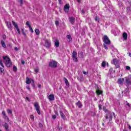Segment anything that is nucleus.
<instances>
[{
  "label": "nucleus",
  "instance_id": "nucleus-1",
  "mask_svg": "<svg viewBox=\"0 0 131 131\" xmlns=\"http://www.w3.org/2000/svg\"><path fill=\"white\" fill-rule=\"evenodd\" d=\"M3 60L4 63L6 65L7 67H12V62L11 61V59L8 56H4Z\"/></svg>",
  "mask_w": 131,
  "mask_h": 131
},
{
  "label": "nucleus",
  "instance_id": "nucleus-2",
  "mask_svg": "<svg viewBox=\"0 0 131 131\" xmlns=\"http://www.w3.org/2000/svg\"><path fill=\"white\" fill-rule=\"evenodd\" d=\"M73 61H75V62H78V60H77V52L76 51H74L72 53V56Z\"/></svg>",
  "mask_w": 131,
  "mask_h": 131
},
{
  "label": "nucleus",
  "instance_id": "nucleus-3",
  "mask_svg": "<svg viewBox=\"0 0 131 131\" xmlns=\"http://www.w3.org/2000/svg\"><path fill=\"white\" fill-rule=\"evenodd\" d=\"M34 107L38 114L39 115H40V111L39 110V105H38V103L37 102L34 103Z\"/></svg>",
  "mask_w": 131,
  "mask_h": 131
},
{
  "label": "nucleus",
  "instance_id": "nucleus-4",
  "mask_svg": "<svg viewBox=\"0 0 131 131\" xmlns=\"http://www.w3.org/2000/svg\"><path fill=\"white\" fill-rule=\"evenodd\" d=\"M103 41L104 43L109 44V45L111 43V42L110 41V39H109V38L108 37V36H107V35H104Z\"/></svg>",
  "mask_w": 131,
  "mask_h": 131
},
{
  "label": "nucleus",
  "instance_id": "nucleus-5",
  "mask_svg": "<svg viewBox=\"0 0 131 131\" xmlns=\"http://www.w3.org/2000/svg\"><path fill=\"white\" fill-rule=\"evenodd\" d=\"M12 25H13L14 27L16 28L17 31L18 32V34H21V32H20V29H19L18 25H17L16 22L12 21Z\"/></svg>",
  "mask_w": 131,
  "mask_h": 131
},
{
  "label": "nucleus",
  "instance_id": "nucleus-6",
  "mask_svg": "<svg viewBox=\"0 0 131 131\" xmlns=\"http://www.w3.org/2000/svg\"><path fill=\"white\" fill-rule=\"evenodd\" d=\"M57 64V62L55 61H52L49 62V66L50 67H52V68H56Z\"/></svg>",
  "mask_w": 131,
  "mask_h": 131
},
{
  "label": "nucleus",
  "instance_id": "nucleus-7",
  "mask_svg": "<svg viewBox=\"0 0 131 131\" xmlns=\"http://www.w3.org/2000/svg\"><path fill=\"white\" fill-rule=\"evenodd\" d=\"M95 89L96 90V92L97 95H102L103 94V91H101L100 90V88H99V86H98V85H96L95 86Z\"/></svg>",
  "mask_w": 131,
  "mask_h": 131
},
{
  "label": "nucleus",
  "instance_id": "nucleus-8",
  "mask_svg": "<svg viewBox=\"0 0 131 131\" xmlns=\"http://www.w3.org/2000/svg\"><path fill=\"white\" fill-rule=\"evenodd\" d=\"M112 113H107L105 116L106 119H109L110 121H111L112 120Z\"/></svg>",
  "mask_w": 131,
  "mask_h": 131
},
{
  "label": "nucleus",
  "instance_id": "nucleus-9",
  "mask_svg": "<svg viewBox=\"0 0 131 131\" xmlns=\"http://www.w3.org/2000/svg\"><path fill=\"white\" fill-rule=\"evenodd\" d=\"M125 84L126 85H131V78L128 77L126 78Z\"/></svg>",
  "mask_w": 131,
  "mask_h": 131
},
{
  "label": "nucleus",
  "instance_id": "nucleus-10",
  "mask_svg": "<svg viewBox=\"0 0 131 131\" xmlns=\"http://www.w3.org/2000/svg\"><path fill=\"white\" fill-rule=\"evenodd\" d=\"M5 23L8 29H9V30H12V24L11 23V22L6 21Z\"/></svg>",
  "mask_w": 131,
  "mask_h": 131
},
{
  "label": "nucleus",
  "instance_id": "nucleus-11",
  "mask_svg": "<svg viewBox=\"0 0 131 131\" xmlns=\"http://www.w3.org/2000/svg\"><path fill=\"white\" fill-rule=\"evenodd\" d=\"M45 46L47 48H50L51 47V41L49 40H45Z\"/></svg>",
  "mask_w": 131,
  "mask_h": 131
},
{
  "label": "nucleus",
  "instance_id": "nucleus-12",
  "mask_svg": "<svg viewBox=\"0 0 131 131\" xmlns=\"http://www.w3.org/2000/svg\"><path fill=\"white\" fill-rule=\"evenodd\" d=\"M69 8H70L69 5L66 4L64 7V12H66V13H68V12H69Z\"/></svg>",
  "mask_w": 131,
  "mask_h": 131
},
{
  "label": "nucleus",
  "instance_id": "nucleus-13",
  "mask_svg": "<svg viewBox=\"0 0 131 131\" xmlns=\"http://www.w3.org/2000/svg\"><path fill=\"white\" fill-rule=\"evenodd\" d=\"M48 99L49 101H54L55 100V96L53 94H51L48 96Z\"/></svg>",
  "mask_w": 131,
  "mask_h": 131
},
{
  "label": "nucleus",
  "instance_id": "nucleus-14",
  "mask_svg": "<svg viewBox=\"0 0 131 131\" xmlns=\"http://www.w3.org/2000/svg\"><path fill=\"white\" fill-rule=\"evenodd\" d=\"M69 21L71 24H74V22H75V18L73 17H71L69 18Z\"/></svg>",
  "mask_w": 131,
  "mask_h": 131
},
{
  "label": "nucleus",
  "instance_id": "nucleus-15",
  "mask_svg": "<svg viewBox=\"0 0 131 131\" xmlns=\"http://www.w3.org/2000/svg\"><path fill=\"white\" fill-rule=\"evenodd\" d=\"M76 106H77L78 108H80L82 107V104L81 103V102L79 100L77 103H76Z\"/></svg>",
  "mask_w": 131,
  "mask_h": 131
},
{
  "label": "nucleus",
  "instance_id": "nucleus-16",
  "mask_svg": "<svg viewBox=\"0 0 131 131\" xmlns=\"http://www.w3.org/2000/svg\"><path fill=\"white\" fill-rule=\"evenodd\" d=\"M59 112H60V116L61 118H62V119L64 120L66 116H65V115L64 114V113H63V112H62V111H60Z\"/></svg>",
  "mask_w": 131,
  "mask_h": 131
},
{
  "label": "nucleus",
  "instance_id": "nucleus-17",
  "mask_svg": "<svg viewBox=\"0 0 131 131\" xmlns=\"http://www.w3.org/2000/svg\"><path fill=\"white\" fill-rule=\"evenodd\" d=\"M31 80L32 79H29L28 77H27L26 80V83H27V84H30V83H31Z\"/></svg>",
  "mask_w": 131,
  "mask_h": 131
},
{
  "label": "nucleus",
  "instance_id": "nucleus-18",
  "mask_svg": "<svg viewBox=\"0 0 131 131\" xmlns=\"http://www.w3.org/2000/svg\"><path fill=\"white\" fill-rule=\"evenodd\" d=\"M123 38L124 40H126V39H127V34L126 32L123 33Z\"/></svg>",
  "mask_w": 131,
  "mask_h": 131
},
{
  "label": "nucleus",
  "instance_id": "nucleus-19",
  "mask_svg": "<svg viewBox=\"0 0 131 131\" xmlns=\"http://www.w3.org/2000/svg\"><path fill=\"white\" fill-rule=\"evenodd\" d=\"M1 45L4 49H7V45H6V43L3 40H1Z\"/></svg>",
  "mask_w": 131,
  "mask_h": 131
},
{
  "label": "nucleus",
  "instance_id": "nucleus-20",
  "mask_svg": "<svg viewBox=\"0 0 131 131\" xmlns=\"http://www.w3.org/2000/svg\"><path fill=\"white\" fill-rule=\"evenodd\" d=\"M4 126L6 130L9 131V124L7 123H5Z\"/></svg>",
  "mask_w": 131,
  "mask_h": 131
},
{
  "label": "nucleus",
  "instance_id": "nucleus-21",
  "mask_svg": "<svg viewBox=\"0 0 131 131\" xmlns=\"http://www.w3.org/2000/svg\"><path fill=\"white\" fill-rule=\"evenodd\" d=\"M60 45V42H59V40H56L55 45L56 48H58L59 46Z\"/></svg>",
  "mask_w": 131,
  "mask_h": 131
},
{
  "label": "nucleus",
  "instance_id": "nucleus-22",
  "mask_svg": "<svg viewBox=\"0 0 131 131\" xmlns=\"http://www.w3.org/2000/svg\"><path fill=\"white\" fill-rule=\"evenodd\" d=\"M124 81V79L123 78H120L118 80V83H122V82Z\"/></svg>",
  "mask_w": 131,
  "mask_h": 131
},
{
  "label": "nucleus",
  "instance_id": "nucleus-23",
  "mask_svg": "<svg viewBox=\"0 0 131 131\" xmlns=\"http://www.w3.org/2000/svg\"><path fill=\"white\" fill-rule=\"evenodd\" d=\"M77 79L79 80V81H83V76H80L79 77H77Z\"/></svg>",
  "mask_w": 131,
  "mask_h": 131
},
{
  "label": "nucleus",
  "instance_id": "nucleus-24",
  "mask_svg": "<svg viewBox=\"0 0 131 131\" xmlns=\"http://www.w3.org/2000/svg\"><path fill=\"white\" fill-rule=\"evenodd\" d=\"M64 80L65 81V83L66 85H69V82L68 81V80H67V78H64Z\"/></svg>",
  "mask_w": 131,
  "mask_h": 131
},
{
  "label": "nucleus",
  "instance_id": "nucleus-25",
  "mask_svg": "<svg viewBox=\"0 0 131 131\" xmlns=\"http://www.w3.org/2000/svg\"><path fill=\"white\" fill-rule=\"evenodd\" d=\"M35 32L37 35H39V33H40V32H39V30H38V29H35Z\"/></svg>",
  "mask_w": 131,
  "mask_h": 131
},
{
  "label": "nucleus",
  "instance_id": "nucleus-26",
  "mask_svg": "<svg viewBox=\"0 0 131 131\" xmlns=\"http://www.w3.org/2000/svg\"><path fill=\"white\" fill-rule=\"evenodd\" d=\"M110 44H106V43H104L103 44V47L105 50H108V46H109Z\"/></svg>",
  "mask_w": 131,
  "mask_h": 131
},
{
  "label": "nucleus",
  "instance_id": "nucleus-27",
  "mask_svg": "<svg viewBox=\"0 0 131 131\" xmlns=\"http://www.w3.org/2000/svg\"><path fill=\"white\" fill-rule=\"evenodd\" d=\"M126 107H128V108H130V104L127 102V101H126L125 103Z\"/></svg>",
  "mask_w": 131,
  "mask_h": 131
},
{
  "label": "nucleus",
  "instance_id": "nucleus-28",
  "mask_svg": "<svg viewBox=\"0 0 131 131\" xmlns=\"http://www.w3.org/2000/svg\"><path fill=\"white\" fill-rule=\"evenodd\" d=\"M67 38H68L69 40H72V38L71 37V35H68L67 36Z\"/></svg>",
  "mask_w": 131,
  "mask_h": 131
},
{
  "label": "nucleus",
  "instance_id": "nucleus-29",
  "mask_svg": "<svg viewBox=\"0 0 131 131\" xmlns=\"http://www.w3.org/2000/svg\"><path fill=\"white\" fill-rule=\"evenodd\" d=\"M113 63L114 65H116V64H117V60L115 59H114L113 60Z\"/></svg>",
  "mask_w": 131,
  "mask_h": 131
},
{
  "label": "nucleus",
  "instance_id": "nucleus-30",
  "mask_svg": "<svg viewBox=\"0 0 131 131\" xmlns=\"http://www.w3.org/2000/svg\"><path fill=\"white\" fill-rule=\"evenodd\" d=\"M31 84L33 88H35V84H34V80H31Z\"/></svg>",
  "mask_w": 131,
  "mask_h": 131
},
{
  "label": "nucleus",
  "instance_id": "nucleus-31",
  "mask_svg": "<svg viewBox=\"0 0 131 131\" xmlns=\"http://www.w3.org/2000/svg\"><path fill=\"white\" fill-rule=\"evenodd\" d=\"M105 66H106V61H103L101 63V67H105Z\"/></svg>",
  "mask_w": 131,
  "mask_h": 131
},
{
  "label": "nucleus",
  "instance_id": "nucleus-32",
  "mask_svg": "<svg viewBox=\"0 0 131 131\" xmlns=\"http://www.w3.org/2000/svg\"><path fill=\"white\" fill-rule=\"evenodd\" d=\"M0 65L3 67V68H5V66H4V64H3V60H0Z\"/></svg>",
  "mask_w": 131,
  "mask_h": 131
},
{
  "label": "nucleus",
  "instance_id": "nucleus-33",
  "mask_svg": "<svg viewBox=\"0 0 131 131\" xmlns=\"http://www.w3.org/2000/svg\"><path fill=\"white\" fill-rule=\"evenodd\" d=\"M95 20L97 22H99V16H95Z\"/></svg>",
  "mask_w": 131,
  "mask_h": 131
},
{
  "label": "nucleus",
  "instance_id": "nucleus-34",
  "mask_svg": "<svg viewBox=\"0 0 131 131\" xmlns=\"http://www.w3.org/2000/svg\"><path fill=\"white\" fill-rule=\"evenodd\" d=\"M13 69V71L16 72V71H17V67H16V66H14Z\"/></svg>",
  "mask_w": 131,
  "mask_h": 131
},
{
  "label": "nucleus",
  "instance_id": "nucleus-35",
  "mask_svg": "<svg viewBox=\"0 0 131 131\" xmlns=\"http://www.w3.org/2000/svg\"><path fill=\"white\" fill-rule=\"evenodd\" d=\"M7 112L8 114H12L13 113V112H12V110H8Z\"/></svg>",
  "mask_w": 131,
  "mask_h": 131
},
{
  "label": "nucleus",
  "instance_id": "nucleus-36",
  "mask_svg": "<svg viewBox=\"0 0 131 131\" xmlns=\"http://www.w3.org/2000/svg\"><path fill=\"white\" fill-rule=\"evenodd\" d=\"M4 71H5V70L4 69L0 67V73H3Z\"/></svg>",
  "mask_w": 131,
  "mask_h": 131
},
{
  "label": "nucleus",
  "instance_id": "nucleus-37",
  "mask_svg": "<svg viewBox=\"0 0 131 131\" xmlns=\"http://www.w3.org/2000/svg\"><path fill=\"white\" fill-rule=\"evenodd\" d=\"M21 31H22L23 34H24V36H26V33H25V32L24 31V29H21Z\"/></svg>",
  "mask_w": 131,
  "mask_h": 131
},
{
  "label": "nucleus",
  "instance_id": "nucleus-38",
  "mask_svg": "<svg viewBox=\"0 0 131 131\" xmlns=\"http://www.w3.org/2000/svg\"><path fill=\"white\" fill-rule=\"evenodd\" d=\"M29 28L31 32H32V33H33V29H32V27H31V26L30 27H29Z\"/></svg>",
  "mask_w": 131,
  "mask_h": 131
},
{
  "label": "nucleus",
  "instance_id": "nucleus-39",
  "mask_svg": "<svg viewBox=\"0 0 131 131\" xmlns=\"http://www.w3.org/2000/svg\"><path fill=\"white\" fill-rule=\"evenodd\" d=\"M18 3H20V6H22L23 5V0H18Z\"/></svg>",
  "mask_w": 131,
  "mask_h": 131
},
{
  "label": "nucleus",
  "instance_id": "nucleus-40",
  "mask_svg": "<svg viewBox=\"0 0 131 131\" xmlns=\"http://www.w3.org/2000/svg\"><path fill=\"white\" fill-rule=\"evenodd\" d=\"M26 25H27V26H28V27H30L31 26H30V24H29V21L26 22Z\"/></svg>",
  "mask_w": 131,
  "mask_h": 131
},
{
  "label": "nucleus",
  "instance_id": "nucleus-41",
  "mask_svg": "<svg viewBox=\"0 0 131 131\" xmlns=\"http://www.w3.org/2000/svg\"><path fill=\"white\" fill-rule=\"evenodd\" d=\"M55 25L56 26H59V21H55Z\"/></svg>",
  "mask_w": 131,
  "mask_h": 131
},
{
  "label": "nucleus",
  "instance_id": "nucleus-42",
  "mask_svg": "<svg viewBox=\"0 0 131 131\" xmlns=\"http://www.w3.org/2000/svg\"><path fill=\"white\" fill-rule=\"evenodd\" d=\"M116 68H120V66H119V64H118L117 63L115 64Z\"/></svg>",
  "mask_w": 131,
  "mask_h": 131
},
{
  "label": "nucleus",
  "instance_id": "nucleus-43",
  "mask_svg": "<svg viewBox=\"0 0 131 131\" xmlns=\"http://www.w3.org/2000/svg\"><path fill=\"white\" fill-rule=\"evenodd\" d=\"M78 55H80L81 57H82V56L83 55V53L81 52L79 53H78Z\"/></svg>",
  "mask_w": 131,
  "mask_h": 131
},
{
  "label": "nucleus",
  "instance_id": "nucleus-44",
  "mask_svg": "<svg viewBox=\"0 0 131 131\" xmlns=\"http://www.w3.org/2000/svg\"><path fill=\"white\" fill-rule=\"evenodd\" d=\"M126 69L127 70H130V67H129V66H126Z\"/></svg>",
  "mask_w": 131,
  "mask_h": 131
},
{
  "label": "nucleus",
  "instance_id": "nucleus-45",
  "mask_svg": "<svg viewBox=\"0 0 131 131\" xmlns=\"http://www.w3.org/2000/svg\"><path fill=\"white\" fill-rule=\"evenodd\" d=\"M99 110H102V105L101 104L99 105Z\"/></svg>",
  "mask_w": 131,
  "mask_h": 131
},
{
  "label": "nucleus",
  "instance_id": "nucleus-46",
  "mask_svg": "<svg viewBox=\"0 0 131 131\" xmlns=\"http://www.w3.org/2000/svg\"><path fill=\"white\" fill-rule=\"evenodd\" d=\"M52 118L53 119H56V118H57V117L56 116V115H53L52 116Z\"/></svg>",
  "mask_w": 131,
  "mask_h": 131
},
{
  "label": "nucleus",
  "instance_id": "nucleus-47",
  "mask_svg": "<svg viewBox=\"0 0 131 131\" xmlns=\"http://www.w3.org/2000/svg\"><path fill=\"white\" fill-rule=\"evenodd\" d=\"M30 118L31 119H34V116H33V115H31Z\"/></svg>",
  "mask_w": 131,
  "mask_h": 131
},
{
  "label": "nucleus",
  "instance_id": "nucleus-48",
  "mask_svg": "<svg viewBox=\"0 0 131 131\" xmlns=\"http://www.w3.org/2000/svg\"><path fill=\"white\" fill-rule=\"evenodd\" d=\"M83 74H85V75H86V74H88V72H85V71H83Z\"/></svg>",
  "mask_w": 131,
  "mask_h": 131
},
{
  "label": "nucleus",
  "instance_id": "nucleus-49",
  "mask_svg": "<svg viewBox=\"0 0 131 131\" xmlns=\"http://www.w3.org/2000/svg\"><path fill=\"white\" fill-rule=\"evenodd\" d=\"M81 13H82V14H85V12H84V10L83 9H82V10H81Z\"/></svg>",
  "mask_w": 131,
  "mask_h": 131
},
{
  "label": "nucleus",
  "instance_id": "nucleus-50",
  "mask_svg": "<svg viewBox=\"0 0 131 131\" xmlns=\"http://www.w3.org/2000/svg\"><path fill=\"white\" fill-rule=\"evenodd\" d=\"M2 114L4 115V116H6V113L5 112V111L2 112Z\"/></svg>",
  "mask_w": 131,
  "mask_h": 131
},
{
  "label": "nucleus",
  "instance_id": "nucleus-51",
  "mask_svg": "<svg viewBox=\"0 0 131 131\" xmlns=\"http://www.w3.org/2000/svg\"><path fill=\"white\" fill-rule=\"evenodd\" d=\"M5 118L6 119H8V120H9V117H8V116H7V115L5 116Z\"/></svg>",
  "mask_w": 131,
  "mask_h": 131
},
{
  "label": "nucleus",
  "instance_id": "nucleus-52",
  "mask_svg": "<svg viewBox=\"0 0 131 131\" xmlns=\"http://www.w3.org/2000/svg\"><path fill=\"white\" fill-rule=\"evenodd\" d=\"M15 51H19V49L17 47H15L14 48Z\"/></svg>",
  "mask_w": 131,
  "mask_h": 131
},
{
  "label": "nucleus",
  "instance_id": "nucleus-53",
  "mask_svg": "<svg viewBox=\"0 0 131 131\" xmlns=\"http://www.w3.org/2000/svg\"><path fill=\"white\" fill-rule=\"evenodd\" d=\"M21 64H22L23 65H24V64H25V61H24V60H21Z\"/></svg>",
  "mask_w": 131,
  "mask_h": 131
},
{
  "label": "nucleus",
  "instance_id": "nucleus-54",
  "mask_svg": "<svg viewBox=\"0 0 131 131\" xmlns=\"http://www.w3.org/2000/svg\"><path fill=\"white\" fill-rule=\"evenodd\" d=\"M55 114H56V115L57 116H59V114L57 112V111H55Z\"/></svg>",
  "mask_w": 131,
  "mask_h": 131
},
{
  "label": "nucleus",
  "instance_id": "nucleus-55",
  "mask_svg": "<svg viewBox=\"0 0 131 131\" xmlns=\"http://www.w3.org/2000/svg\"><path fill=\"white\" fill-rule=\"evenodd\" d=\"M26 100H27L28 101H29V102H30V100H29V98H28V97H27L26 98Z\"/></svg>",
  "mask_w": 131,
  "mask_h": 131
},
{
  "label": "nucleus",
  "instance_id": "nucleus-56",
  "mask_svg": "<svg viewBox=\"0 0 131 131\" xmlns=\"http://www.w3.org/2000/svg\"><path fill=\"white\" fill-rule=\"evenodd\" d=\"M35 72H36V73H38V70L35 69Z\"/></svg>",
  "mask_w": 131,
  "mask_h": 131
},
{
  "label": "nucleus",
  "instance_id": "nucleus-57",
  "mask_svg": "<svg viewBox=\"0 0 131 131\" xmlns=\"http://www.w3.org/2000/svg\"><path fill=\"white\" fill-rule=\"evenodd\" d=\"M59 3L60 4V5H61V4H62V1L61 0H58Z\"/></svg>",
  "mask_w": 131,
  "mask_h": 131
},
{
  "label": "nucleus",
  "instance_id": "nucleus-58",
  "mask_svg": "<svg viewBox=\"0 0 131 131\" xmlns=\"http://www.w3.org/2000/svg\"><path fill=\"white\" fill-rule=\"evenodd\" d=\"M27 89L28 90H30V86H27Z\"/></svg>",
  "mask_w": 131,
  "mask_h": 131
},
{
  "label": "nucleus",
  "instance_id": "nucleus-59",
  "mask_svg": "<svg viewBox=\"0 0 131 131\" xmlns=\"http://www.w3.org/2000/svg\"><path fill=\"white\" fill-rule=\"evenodd\" d=\"M127 91H128V89H126V90H125L124 92L125 93H127Z\"/></svg>",
  "mask_w": 131,
  "mask_h": 131
},
{
  "label": "nucleus",
  "instance_id": "nucleus-60",
  "mask_svg": "<svg viewBox=\"0 0 131 131\" xmlns=\"http://www.w3.org/2000/svg\"><path fill=\"white\" fill-rule=\"evenodd\" d=\"M38 88H41V85H39L38 86Z\"/></svg>",
  "mask_w": 131,
  "mask_h": 131
},
{
  "label": "nucleus",
  "instance_id": "nucleus-61",
  "mask_svg": "<svg viewBox=\"0 0 131 131\" xmlns=\"http://www.w3.org/2000/svg\"><path fill=\"white\" fill-rule=\"evenodd\" d=\"M128 128H129V129H131V126H130V125H129V126H128Z\"/></svg>",
  "mask_w": 131,
  "mask_h": 131
},
{
  "label": "nucleus",
  "instance_id": "nucleus-62",
  "mask_svg": "<svg viewBox=\"0 0 131 131\" xmlns=\"http://www.w3.org/2000/svg\"><path fill=\"white\" fill-rule=\"evenodd\" d=\"M129 56L130 57V58H131V53H129Z\"/></svg>",
  "mask_w": 131,
  "mask_h": 131
},
{
  "label": "nucleus",
  "instance_id": "nucleus-63",
  "mask_svg": "<svg viewBox=\"0 0 131 131\" xmlns=\"http://www.w3.org/2000/svg\"><path fill=\"white\" fill-rule=\"evenodd\" d=\"M77 2H78V3H80V0H77Z\"/></svg>",
  "mask_w": 131,
  "mask_h": 131
},
{
  "label": "nucleus",
  "instance_id": "nucleus-64",
  "mask_svg": "<svg viewBox=\"0 0 131 131\" xmlns=\"http://www.w3.org/2000/svg\"><path fill=\"white\" fill-rule=\"evenodd\" d=\"M39 126H42V124H39Z\"/></svg>",
  "mask_w": 131,
  "mask_h": 131
}]
</instances>
